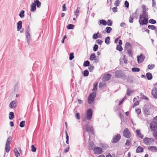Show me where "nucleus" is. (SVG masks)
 <instances>
[{"label": "nucleus", "instance_id": "40", "mask_svg": "<svg viewBox=\"0 0 157 157\" xmlns=\"http://www.w3.org/2000/svg\"><path fill=\"white\" fill-rule=\"evenodd\" d=\"M122 59V60H123L124 62V63H127V61L126 59L125 58V57L124 56H122V58H121V59H120V62H121V59Z\"/></svg>", "mask_w": 157, "mask_h": 157}, {"label": "nucleus", "instance_id": "63", "mask_svg": "<svg viewBox=\"0 0 157 157\" xmlns=\"http://www.w3.org/2000/svg\"><path fill=\"white\" fill-rule=\"evenodd\" d=\"M63 10H62L63 11H65L67 10V8L66 7V5L65 4H64L62 6Z\"/></svg>", "mask_w": 157, "mask_h": 157}, {"label": "nucleus", "instance_id": "9", "mask_svg": "<svg viewBox=\"0 0 157 157\" xmlns=\"http://www.w3.org/2000/svg\"><path fill=\"white\" fill-rule=\"evenodd\" d=\"M157 87H155L151 91V94L153 97L157 99Z\"/></svg>", "mask_w": 157, "mask_h": 157}, {"label": "nucleus", "instance_id": "17", "mask_svg": "<svg viewBox=\"0 0 157 157\" xmlns=\"http://www.w3.org/2000/svg\"><path fill=\"white\" fill-rule=\"evenodd\" d=\"M17 106L16 101H13L11 102L9 105V106L11 108H15Z\"/></svg>", "mask_w": 157, "mask_h": 157}, {"label": "nucleus", "instance_id": "30", "mask_svg": "<svg viewBox=\"0 0 157 157\" xmlns=\"http://www.w3.org/2000/svg\"><path fill=\"white\" fill-rule=\"evenodd\" d=\"M110 37L109 36L107 37L105 40V43L107 44H109L110 43Z\"/></svg>", "mask_w": 157, "mask_h": 157}, {"label": "nucleus", "instance_id": "18", "mask_svg": "<svg viewBox=\"0 0 157 157\" xmlns=\"http://www.w3.org/2000/svg\"><path fill=\"white\" fill-rule=\"evenodd\" d=\"M36 9V5L35 3H33L31 5L30 10L31 11H34Z\"/></svg>", "mask_w": 157, "mask_h": 157}, {"label": "nucleus", "instance_id": "39", "mask_svg": "<svg viewBox=\"0 0 157 157\" xmlns=\"http://www.w3.org/2000/svg\"><path fill=\"white\" fill-rule=\"evenodd\" d=\"M132 70L134 72H138L140 71V70L138 68L133 67L132 69Z\"/></svg>", "mask_w": 157, "mask_h": 157}, {"label": "nucleus", "instance_id": "29", "mask_svg": "<svg viewBox=\"0 0 157 157\" xmlns=\"http://www.w3.org/2000/svg\"><path fill=\"white\" fill-rule=\"evenodd\" d=\"M14 117V113L11 112H10L9 114V118L10 120H12Z\"/></svg>", "mask_w": 157, "mask_h": 157}, {"label": "nucleus", "instance_id": "49", "mask_svg": "<svg viewBox=\"0 0 157 157\" xmlns=\"http://www.w3.org/2000/svg\"><path fill=\"white\" fill-rule=\"evenodd\" d=\"M148 28L149 29H151L152 30H154L156 29V27L155 26L153 25H149L148 26Z\"/></svg>", "mask_w": 157, "mask_h": 157}, {"label": "nucleus", "instance_id": "50", "mask_svg": "<svg viewBox=\"0 0 157 157\" xmlns=\"http://www.w3.org/2000/svg\"><path fill=\"white\" fill-rule=\"evenodd\" d=\"M105 85V83L102 82H100L99 83V87L100 88H101L104 86Z\"/></svg>", "mask_w": 157, "mask_h": 157}, {"label": "nucleus", "instance_id": "45", "mask_svg": "<svg viewBox=\"0 0 157 157\" xmlns=\"http://www.w3.org/2000/svg\"><path fill=\"white\" fill-rule=\"evenodd\" d=\"M74 28V25L72 24H69L67 27L68 29H73Z\"/></svg>", "mask_w": 157, "mask_h": 157}, {"label": "nucleus", "instance_id": "33", "mask_svg": "<svg viewBox=\"0 0 157 157\" xmlns=\"http://www.w3.org/2000/svg\"><path fill=\"white\" fill-rule=\"evenodd\" d=\"M134 91L132 90H131L130 89H128L127 91V94L129 96L131 93H133Z\"/></svg>", "mask_w": 157, "mask_h": 157}, {"label": "nucleus", "instance_id": "36", "mask_svg": "<svg viewBox=\"0 0 157 157\" xmlns=\"http://www.w3.org/2000/svg\"><path fill=\"white\" fill-rule=\"evenodd\" d=\"M98 35H99V33L98 32L96 33H94L93 36V38L94 39H97L98 38Z\"/></svg>", "mask_w": 157, "mask_h": 157}, {"label": "nucleus", "instance_id": "52", "mask_svg": "<svg viewBox=\"0 0 157 157\" xmlns=\"http://www.w3.org/2000/svg\"><path fill=\"white\" fill-rule=\"evenodd\" d=\"M149 22L152 24H155L156 23V21L153 19H151L149 20Z\"/></svg>", "mask_w": 157, "mask_h": 157}, {"label": "nucleus", "instance_id": "61", "mask_svg": "<svg viewBox=\"0 0 157 157\" xmlns=\"http://www.w3.org/2000/svg\"><path fill=\"white\" fill-rule=\"evenodd\" d=\"M107 25L108 26H111L112 25V21L111 20H108L107 21Z\"/></svg>", "mask_w": 157, "mask_h": 157}, {"label": "nucleus", "instance_id": "4", "mask_svg": "<svg viewBox=\"0 0 157 157\" xmlns=\"http://www.w3.org/2000/svg\"><path fill=\"white\" fill-rule=\"evenodd\" d=\"M150 128L152 131H156L157 130V122L154 121L152 122L150 124Z\"/></svg>", "mask_w": 157, "mask_h": 157}, {"label": "nucleus", "instance_id": "62", "mask_svg": "<svg viewBox=\"0 0 157 157\" xmlns=\"http://www.w3.org/2000/svg\"><path fill=\"white\" fill-rule=\"evenodd\" d=\"M139 102L138 101H136L133 105V108L134 106L138 105L139 104Z\"/></svg>", "mask_w": 157, "mask_h": 157}, {"label": "nucleus", "instance_id": "10", "mask_svg": "<svg viewBox=\"0 0 157 157\" xmlns=\"http://www.w3.org/2000/svg\"><path fill=\"white\" fill-rule=\"evenodd\" d=\"M123 135L126 138H128L130 137V133L128 128H125L123 131Z\"/></svg>", "mask_w": 157, "mask_h": 157}, {"label": "nucleus", "instance_id": "14", "mask_svg": "<svg viewBox=\"0 0 157 157\" xmlns=\"http://www.w3.org/2000/svg\"><path fill=\"white\" fill-rule=\"evenodd\" d=\"M142 17L143 18H144L148 19V14L145 10H144L142 15L140 14V17Z\"/></svg>", "mask_w": 157, "mask_h": 157}, {"label": "nucleus", "instance_id": "11", "mask_svg": "<svg viewBox=\"0 0 157 157\" xmlns=\"http://www.w3.org/2000/svg\"><path fill=\"white\" fill-rule=\"evenodd\" d=\"M121 138V136L120 134H117L114 137L112 140V143H115L118 142Z\"/></svg>", "mask_w": 157, "mask_h": 157}, {"label": "nucleus", "instance_id": "28", "mask_svg": "<svg viewBox=\"0 0 157 157\" xmlns=\"http://www.w3.org/2000/svg\"><path fill=\"white\" fill-rule=\"evenodd\" d=\"M146 76L147 79L149 80H150L152 78V74L151 73L148 72L146 74Z\"/></svg>", "mask_w": 157, "mask_h": 157}, {"label": "nucleus", "instance_id": "59", "mask_svg": "<svg viewBox=\"0 0 157 157\" xmlns=\"http://www.w3.org/2000/svg\"><path fill=\"white\" fill-rule=\"evenodd\" d=\"M75 117L78 120H79L80 119V114L78 113H77L75 115Z\"/></svg>", "mask_w": 157, "mask_h": 157}, {"label": "nucleus", "instance_id": "1", "mask_svg": "<svg viewBox=\"0 0 157 157\" xmlns=\"http://www.w3.org/2000/svg\"><path fill=\"white\" fill-rule=\"evenodd\" d=\"M31 30L29 26H28L26 30V39L28 44H30L31 41V37L30 34Z\"/></svg>", "mask_w": 157, "mask_h": 157}, {"label": "nucleus", "instance_id": "34", "mask_svg": "<svg viewBox=\"0 0 157 157\" xmlns=\"http://www.w3.org/2000/svg\"><path fill=\"white\" fill-rule=\"evenodd\" d=\"M112 28L109 27H107L105 29V32L108 33H109L112 31Z\"/></svg>", "mask_w": 157, "mask_h": 157}, {"label": "nucleus", "instance_id": "44", "mask_svg": "<svg viewBox=\"0 0 157 157\" xmlns=\"http://www.w3.org/2000/svg\"><path fill=\"white\" fill-rule=\"evenodd\" d=\"M89 72L87 70H85L83 72V75L84 76H87L89 75Z\"/></svg>", "mask_w": 157, "mask_h": 157}, {"label": "nucleus", "instance_id": "19", "mask_svg": "<svg viewBox=\"0 0 157 157\" xmlns=\"http://www.w3.org/2000/svg\"><path fill=\"white\" fill-rule=\"evenodd\" d=\"M148 150L152 151H157V147L155 146H150L148 148Z\"/></svg>", "mask_w": 157, "mask_h": 157}, {"label": "nucleus", "instance_id": "27", "mask_svg": "<svg viewBox=\"0 0 157 157\" xmlns=\"http://www.w3.org/2000/svg\"><path fill=\"white\" fill-rule=\"evenodd\" d=\"M10 149V145L6 144L5 150L6 152H9Z\"/></svg>", "mask_w": 157, "mask_h": 157}, {"label": "nucleus", "instance_id": "54", "mask_svg": "<svg viewBox=\"0 0 157 157\" xmlns=\"http://www.w3.org/2000/svg\"><path fill=\"white\" fill-rule=\"evenodd\" d=\"M153 135L154 137L157 140V131H154V133L153 134Z\"/></svg>", "mask_w": 157, "mask_h": 157}, {"label": "nucleus", "instance_id": "51", "mask_svg": "<svg viewBox=\"0 0 157 157\" xmlns=\"http://www.w3.org/2000/svg\"><path fill=\"white\" fill-rule=\"evenodd\" d=\"M31 151L33 152H35L36 151V148L34 145L31 146Z\"/></svg>", "mask_w": 157, "mask_h": 157}, {"label": "nucleus", "instance_id": "48", "mask_svg": "<svg viewBox=\"0 0 157 157\" xmlns=\"http://www.w3.org/2000/svg\"><path fill=\"white\" fill-rule=\"evenodd\" d=\"M94 68V66L92 65H90L89 66L88 69L89 71L92 72Z\"/></svg>", "mask_w": 157, "mask_h": 157}, {"label": "nucleus", "instance_id": "6", "mask_svg": "<svg viewBox=\"0 0 157 157\" xmlns=\"http://www.w3.org/2000/svg\"><path fill=\"white\" fill-rule=\"evenodd\" d=\"M148 19L142 17H140L139 22L140 25H144L146 24L148 22Z\"/></svg>", "mask_w": 157, "mask_h": 157}, {"label": "nucleus", "instance_id": "20", "mask_svg": "<svg viewBox=\"0 0 157 157\" xmlns=\"http://www.w3.org/2000/svg\"><path fill=\"white\" fill-rule=\"evenodd\" d=\"M144 112L145 114L147 115H149L150 113H152L151 109H145Z\"/></svg>", "mask_w": 157, "mask_h": 157}, {"label": "nucleus", "instance_id": "43", "mask_svg": "<svg viewBox=\"0 0 157 157\" xmlns=\"http://www.w3.org/2000/svg\"><path fill=\"white\" fill-rule=\"evenodd\" d=\"M116 49L119 51H121L122 50V48L121 45H117L116 47Z\"/></svg>", "mask_w": 157, "mask_h": 157}, {"label": "nucleus", "instance_id": "41", "mask_svg": "<svg viewBox=\"0 0 157 157\" xmlns=\"http://www.w3.org/2000/svg\"><path fill=\"white\" fill-rule=\"evenodd\" d=\"M25 121H22L20 123V126L21 128L25 126Z\"/></svg>", "mask_w": 157, "mask_h": 157}, {"label": "nucleus", "instance_id": "32", "mask_svg": "<svg viewBox=\"0 0 157 157\" xmlns=\"http://www.w3.org/2000/svg\"><path fill=\"white\" fill-rule=\"evenodd\" d=\"M96 58V55L94 53L91 55L90 57V60L91 61L93 60Z\"/></svg>", "mask_w": 157, "mask_h": 157}, {"label": "nucleus", "instance_id": "26", "mask_svg": "<svg viewBox=\"0 0 157 157\" xmlns=\"http://www.w3.org/2000/svg\"><path fill=\"white\" fill-rule=\"evenodd\" d=\"M34 2L35 3L37 7L39 8L40 6L41 3L38 0H34Z\"/></svg>", "mask_w": 157, "mask_h": 157}, {"label": "nucleus", "instance_id": "24", "mask_svg": "<svg viewBox=\"0 0 157 157\" xmlns=\"http://www.w3.org/2000/svg\"><path fill=\"white\" fill-rule=\"evenodd\" d=\"M136 151V153L142 152L144 151V150L142 147L139 146L137 148Z\"/></svg>", "mask_w": 157, "mask_h": 157}, {"label": "nucleus", "instance_id": "13", "mask_svg": "<svg viewBox=\"0 0 157 157\" xmlns=\"http://www.w3.org/2000/svg\"><path fill=\"white\" fill-rule=\"evenodd\" d=\"M111 77V75L109 74L105 75L103 77L102 79L103 81H105L108 80Z\"/></svg>", "mask_w": 157, "mask_h": 157}, {"label": "nucleus", "instance_id": "23", "mask_svg": "<svg viewBox=\"0 0 157 157\" xmlns=\"http://www.w3.org/2000/svg\"><path fill=\"white\" fill-rule=\"evenodd\" d=\"M124 48L125 50L131 48V45L129 42H127L125 44Z\"/></svg>", "mask_w": 157, "mask_h": 157}, {"label": "nucleus", "instance_id": "53", "mask_svg": "<svg viewBox=\"0 0 157 157\" xmlns=\"http://www.w3.org/2000/svg\"><path fill=\"white\" fill-rule=\"evenodd\" d=\"M73 53H71L69 55V59L70 60H72L74 58V56L73 55Z\"/></svg>", "mask_w": 157, "mask_h": 157}, {"label": "nucleus", "instance_id": "60", "mask_svg": "<svg viewBox=\"0 0 157 157\" xmlns=\"http://www.w3.org/2000/svg\"><path fill=\"white\" fill-rule=\"evenodd\" d=\"M136 111L137 114H140L141 112V110L139 109H136Z\"/></svg>", "mask_w": 157, "mask_h": 157}, {"label": "nucleus", "instance_id": "46", "mask_svg": "<svg viewBox=\"0 0 157 157\" xmlns=\"http://www.w3.org/2000/svg\"><path fill=\"white\" fill-rule=\"evenodd\" d=\"M90 63L88 61H85L83 63V66L85 67H87L89 66Z\"/></svg>", "mask_w": 157, "mask_h": 157}, {"label": "nucleus", "instance_id": "7", "mask_svg": "<svg viewBox=\"0 0 157 157\" xmlns=\"http://www.w3.org/2000/svg\"><path fill=\"white\" fill-rule=\"evenodd\" d=\"M94 151L95 154H100L102 152V150L100 147H94Z\"/></svg>", "mask_w": 157, "mask_h": 157}, {"label": "nucleus", "instance_id": "3", "mask_svg": "<svg viewBox=\"0 0 157 157\" xmlns=\"http://www.w3.org/2000/svg\"><path fill=\"white\" fill-rule=\"evenodd\" d=\"M96 96V94L93 92L91 93L89 96L88 98V103L90 104L92 103L94 100V98Z\"/></svg>", "mask_w": 157, "mask_h": 157}, {"label": "nucleus", "instance_id": "42", "mask_svg": "<svg viewBox=\"0 0 157 157\" xmlns=\"http://www.w3.org/2000/svg\"><path fill=\"white\" fill-rule=\"evenodd\" d=\"M125 51L129 55H131L132 54V51L131 50V48L125 50Z\"/></svg>", "mask_w": 157, "mask_h": 157}, {"label": "nucleus", "instance_id": "16", "mask_svg": "<svg viewBox=\"0 0 157 157\" xmlns=\"http://www.w3.org/2000/svg\"><path fill=\"white\" fill-rule=\"evenodd\" d=\"M115 76L118 78L121 77L122 76V71L120 70L116 71L115 73Z\"/></svg>", "mask_w": 157, "mask_h": 157}, {"label": "nucleus", "instance_id": "15", "mask_svg": "<svg viewBox=\"0 0 157 157\" xmlns=\"http://www.w3.org/2000/svg\"><path fill=\"white\" fill-rule=\"evenodd\" d=\"M22 22L21 21H19L17 23V28L18 31H20L22 27Z\"/></svg>", "mask_w": 157, "mask_h": 157}, {"label": "nucleus", "instance_id": "64", "mask_svg": "<svg viewBox=\"0 0 157 157\" xmlns=\"http://www.w3.org/2000/svg\"><path fill=\"white\" fill-rule=\"evenodd\" d=\"M117 7H113L112 8L113 11L114 13L116 12L117 11Z\"/></svg>", "mask_w": 157, "mask_h": 157}, {"label": "nucleus", "instance_id": "37", "mask_svg": "<svg viewBox=\"0 0 157 157\" xmlns=\"http://www.w3.org/2000/svg\"><path fill=\"white\" fill-rule=\"evenodd\" d=\"M24 13L25 11L24 10H21L20 11V13L19 14L20 17L22 18L24 17Z\"/></svg>", "mask_w": 157, "mask_h": 157}, {"label": "nucleus", "instance_id": "21", "mask_svg": "<svg viewBox=\"0 0 157 157\" xmlns=\"http://www.w3.org/2000/svg\"><path fill=\"white\" fill-rule=\"evenodd\" d=\"M80 9V7H77L76 10L74 11L75 14V15L77 18L79 15Z\"/></svg>", "mask_w": 157, "mask_h": 157}, {"label": "nucleus", "instance_id": "58", "mask_svg": "<svg viewBox=\"0 0 157 157\" xmlns=\"http://www.w3.org/2000/svg\"><path fill=\"white\" fill-rule=\"evenodd\" d=\"M137 15V13H136V11L134 13H133L132 14V16H131V17H132L133 18L136 17V18H137V17L136 16Z\"/></svg>", "mask_w": 157, "mask_h": 157}, {"label": "nucleus", "instance_id": "25", "mask_svg": "<svg viewBox=\"0 0 157 157\" xmlns=\"http://www.w3.org/2000/svg\"><path fill=\"white\" fill-rule=\"evenodd\" d=\"M14 154L17 157H19L20 156V153L18 150V149L17 148H15L14 150Z\"/></svg>", "mask_w": 157, "mask_h": 157}, {"label": "nucleus", "instance_id": "8", "mask_svg": "<svg viewBox=\"0 0 157 157\" xmlns=\"http://www.w3.org/2000/svg\"><path fill=\"white\" fill-rule=\"evenodd\" d=\"M145 57L142 54H141L140 56H137V60L139 63H142Z\"/></svg>", "mask_w": 157, "mask_h": 157}, {"label": "nucleus", "instance_id": "38", "mask_svg": "<svg viewBox=\"0 0 157 157\" xmlns=\"http://www.w3.org/2000/svg\"><path fill=\"white\" fill-rule=\"evenodd\" d=\"M98 83H95L94 84V87L93 89V91H96L97 90Z\"/></svg>", "mask_w": 157, "mask_h": 157}, {"label": "nucleus", "instance_id": "5", "mask_svg": "<svg viewBox=\"0 0 157 157\" xmlns=\"http://www.w3.org/2000/svg\"><path fill=\"white\" fill-rule=\"evenodd\" d=\"M92 111L91 109H89L86 112V118L87 120H90L91 119L92 115Z\"/></svg>", "mask_w": 157, "mask_h": 157}, {"label": "nucleus", "instance_id": "31", "mask_svg": "<svg viewBox=\"0 0 157 157\" xmlns=\"http://www.w3.org/2000/svg\"><path fill=\"white\" fill-rule=\"evenodd\" d=\"M11 140H12V138H11V136H9L8 138V139H7V140H6V144H8V145H10V144L11 143Z\"/></svg>", "mask_w": 157, "mask_h": 157}, {"label": "nucleus", "instance_id": "35", "mask_svg": "<svg viewBox=\"0 0 157 157\" xmlns=\"http://www.w3.org/2000/svg\"><path fill=\"white\" fill-rule=\"evenodd\" d=\"M100 23L104 25H106L107 24L106 21L104 20H101L100 21Z\"/></svg>", "mask_w": 157, "mask_h": 157}, {"label": "nucleus", "instance_id": "22", "mask_svg": "<svg viewBox=\"0 0 157 157\" xmlns=\"http://www.w3.org/2000/svg\"><path fill=\"white\" fill-rule=\"evenodd\" d=\"M137 135L140 138L142 139L143 138L144 135L141 134L140 132V130H137L136 131Z\"/></svg>", "mask_w": 157, "mask_h": 157}, {"label": "nucleus", "instance_id": "57", "mask_svg": "<svg viewBox=\"0 0 157 157\" xmlns=\"http://www.w3.org/2000/svg\"><path fill=\"white\" fill-rule=\"evenodd\" d=\"M98 48V45L97 44H95L93 48V50L94 51H96L97 50Z\"/></svg>", "mask_w": 157, "mask_h": 157}, {"label": "nucleus", "instance_id": "55", "mask_svg": "<svg viewBox=\"0 0 157 157\" xmlns=\"http://www.w3.org/2000/svg\"><path fill=\"white\" fill-rule=\"evenodd\" d=\"M131 141L130 139L127 140L125 143V145L128 146H129L130 144Z\"/></svg>", "mask_w": 157, "mask_h": 157}, {"label": "nucleus", "instance_id": "47", "mask_svg": "<svg viewBox=\"0 0 157 157\" xmlns=\"http://www.w3.org/2000/svg\"><path fill=\"white\" fill-rule=\"evenodd\" d=\"M155 65L154 64H149L148 65L147 67L149 69L151 70L154 68Z\"/></svg>", "mask_w": 157, "mask_h": 157}, {"label": "nucleus", "instance_id": "12", "mask_svg": "<svg viewBox=\"0 0 157 157\" xmlns=\"http://www.w3.org/2000/svg\"><path fill=\"white\" fill-rule=\"evenodd\" d=\"M86 131L87 132H90L92 133L93 132V127L92 126H90L89 127L88 126V124H86Z\"/></svg>", "mask_w": 157, "mask_h": 157}, {"label": "nucleus", "instance_id": "56", "mask_svg": "<svg viewBox=\"0 0 157 157\" xmlns=\"http://www.w3.org/2000/svg\"><path fill=\"white\" fill-rule=\"evenodd\" d=\"M96 41V43L100 45H101L103 42V41L99 39L97 40Z\"/></svg>", "mask_w": 157, "mask_h": 157}, {"label": "nucleus", "instance_id": "2", "mask_svg": "<svg viewBox=\"0 0 157 157\" xmlns=\"http://www.w3.org/2000/svg\"><path fill=\"white\" fill-rule=\"evenodd\" d=\"M144 143L147 145H150L152 144L154 141V140L152 138L145 137L144 139Z\"/></svg>", "mask_w": 157, "mask_h": 157}]
</instances>
